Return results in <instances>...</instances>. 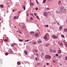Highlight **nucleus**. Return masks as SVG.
<instances>
[{
    "label": "nucleus",
    "instance_id": "nucleus-50",
    "mask_svg": "<svg viewBox=\"0 0 67 67\" xmlns=\"http://www.w3.org/2000/svg\"><path fill=\"white\" fill-rule=\"evenodd\" d=\"M29 14H27V16H29Z\"/></svg>",
    "mask_w": 67,
    "mask_h": 67
},
{
    "label": "nucleus",
    "instance_id": "nucleus-11",
    "mask_svg": "<svg viewBox=\"0 0 67 67\" xmlns=\"http://www.w3.org/2000/svg\"><path fill=\"white\" fill-rule=\"evenodd\" d=\"M42 42V41H41V40H39L38 41V43H41Z\"/></svg>",
    "mask_w": 67,
    "mask_h": 67
},
{
    "label": "nucleus",
    "instance_id": "nucleus-4",
    "mask_svg": "<svg viewBox=\"0 0 67 67\" xmlns=\"http://www.w3.org/2000/svg\"><path fill=\"white\" fill-rule=\"evenodd\" d=\"M58 43L60 46V47H62L63 46V43L59 42Z\"/></svg>",
    "mask_w": 67,
    "mask_h": 67
},
{
    "label": "nucleus",
    "instance_id": "nucleus-15",
    "mask_svg": "<svg viewBox=\"0 0 67 67\" xmlns=\"http://www.w3.org/2000/svg\"><path fill=\"white\" fill-rule=\"evenodd\" d=\"M24 52L25 54V55H27V51H24Z\"/></svg>",
    "mask_w": 67,
    "mask_h": 67
},
{
    "label": "nucleus",
    "instance_id": "nucleus-22",
    "mask_svg": "<svg viewBox=\"0 0 67 67\" xmlns=\"http://www.w3.org/2000/svg\"><path fill=\"white\" fill-rule=\"evenodd\" d=\"M62 26H60L59 28V30H62Z\"/></svg>",
    "mask_w": 67,
    "mask_h": 67
},
{
    "label": "nucleus",
    "instance_id": "nucleus-5",
    "mask_svg": "<svg viewBox=\"0 0 67 67\" xmlns=\"http://www.w3.org/2000/svg\"><path fill=\"white\" fill-rule=\"evenodd\" d=\"M43 14L44 16H47L48 14L46 12H44L43 13Z\"/></svg>",
    "mask_w": 67,
    "mask_h": 67
},
{
    "label": "nucleus",
    "instance_id": "nucleus-2",
    "mask_svg": "<svg viewBox=\"0 0 67 67\" xmlns=\"http://www.w3.org/2000/svg\"><path fill=\"white\" fill-rule=\"evenodd\" d=\"M45 58H46V59H47V58L51 59V57L48 55H46L45 56Z\"/></svg>",
    "mask_w": 67,
    "mask_h": 67
},
{
    "label": "nucleus",
    "instance_id": "nucleus-28",
    "mask_svg": "<svg viewBox=\"0 0 67 67\" xmlns=\"http://www.w3.org/2000/svg\"><path fill=\"white\" fill-rule=\"evenodd\" d=\"M18 31L20 33V34H22V32H21L20 31V30L19 29H18Z\"/></svg>",
    "mask_w": 67,
    "mask_h": 67
},
{
    "label": "nucleus",
    "instance_id": "nucleus-33",
    "mask_svg": "<svg viewBox=\"0 0 67 67\" xmlns=\"http://www.w3.org/2000/svg\"><path fill=\"white\" fill-rule=\"evenodd\" d=\"M29 40H25V42H29Z\"/></svg>",
    "mask_w": 67,
    "mask_h": 67
},
{
    "label": "nucleus",
    "instance_id": "nucleus-10",
    "mask_svg": "<svg viewBox=\"0 0 67 67\" xmlns=\"http://www.w3.org/2000/svg\"><path fill=\"white\" fill-rule=\"evenodd\" d=\"M58 53L60 54H61L62 53V51L60 50H58Z\"/></svg>",
    "mask_w": 67,
    "mask_h": 67
},
{
    "label": "nucleus",
    "instance_id": "nucleus-19",
    "mask_svg": "<svg viewBox=\"0 0 67 67\" xmlns=\"http://www.w3.org/2000/svg\"><path fill=\"white\" fill-rule=\"evenodd\" d=\"M23 9H24V10H25V6H23Z\"/></svg>",
    "mask_w": 67,
    "mask_h": 67
},
{
    "label": "nucleus",
    "instance_id": "nucleus-34",
    "mask_svg": "<svg viewBox=\"0 0 67 67\" xmlns=\"http://www.w3.org/2000/svg\"><path fill=\"white\" fill-rule=\"evenodd\" d=\"M58 55H59L58 54H55V56H56L57 57L58 56Z\"/></svg>",
    "mask_w": 67,
    "mask_h": 67
},
{
    "label": "nucleus",
    "instance_id": "nucleus-40",
    "mask_svg": "<svg viewBox=\"0 0 67 67\" xmlns=\"http://www.w3.org/2000/svg\"><path fill=\"white\" fill-rule=\"evenodd\" d=\"M16 16H15L14 17V19H16Z\"/></svg>",
    "mask_w": 67,
    "mask_h": 67
},
{
    "label": "nucleus",
    "instance_id": "nucleus-64",
    "mask_svg": "<svg viewBox=\"0 0 67 67\" xmlns=\"http://www.w3.org/2000/svg\"><path fill=\"white\" fill-rule=\"evenodd\" d=\"M66 22H67V19L66 20Z\"/></svg>",
    "mask_w": 67,
    "mask_h": 67
},
{
    "label": "nucleus",
    "instance_id": "nucleus-51",
    "mask_svg": "<svg viewBox=\"0 0 67 67\" xmlns=\"http://www.w3.org/2000/svg\"><path fill=\"white\" fill-rule=\"evenodd\" d=\"M13 12H15V10L14 9H13L12 10Z\"/></svg>",
    "mask_w": 67,
    "mask_h": 67
},
{
    "label": "nucleus",
    "instance_id": "nucleus-55",
    "mask_svg": "<svg viewBox=\"0 0 67 67\" xmlns=\"http://www.w3.org/2000/svg\"><path fill=\"white\" fill-rule=\"evenodd\" d=\"M47 10H49V8H47Z\"/></svg>",
    "mask_w": 67,
    "mask_h": 67
},
{
    "label": "nucleus",
    "instance_id": "nucleus-20",
    "mask_svg": "<svg viewBox=\"0 0 67 67\" xmlns=\"http://www.w3.org/2000/svg\"><path fill=\"white\" fill-rule=\"evenodd\" d=\"M46 0H43V3H45V2H46Z\"/></svg>",
    "mask_w": 67,
    "mask_h": 67
},
{
    "label": "nucleus",
    "instance_id": "nucleus-25",
    "mask_svg": "<svg viewBox=\"0 0 67 67\" xmlns=\"http://www.w3.org/2000/svg\"><path fill=\"white\" fill-rule=\"evenodd\" d=\"M5 55H6V56H7V55H8V52L5 53Z\"/></svg>",
    "mask_w": 67,
    "mask_h": 67
},
{
    "label": "nucleus",
    "instance_id": "nucleus-18",
    "mask_svg": "<svg viewBox=\"0 0 67 67\" xmlns=\"http://www.w3.org/2000/svg\"><path fill=\"white\" fill-rule=\"evenodd\" d=\"M0 7L1 8H3V5L2 4L1 5H0Z\"/></svg>",
    "mask_w": 67,
    "mask_h": 67
},
{
    "label": "nucleus",
    "instance_id": "nucleus-52",
    "mask_svg": "<svg viewBox=\"0 0 67 67\" xmlns=\"http://www.w3.org/2000/svg\"><path fill=\"white\" fill-rule=\"evenodd\" d=\"M35 52H36L37 53V50H36V49L35 50Z\"/></svg>",
    "mask_w": 67,
    "mask_h": 67
},
{
    "label": "nucleus",
    "instance_id": "nucleus-46",
    "mask_svg": "<svg viewBox=\"0 0 67 67\" xmlns=\"http://www.w3.org/2000/svg\"><path fill=\"white\" fill-rule=\"evenodd\" d=\"M57 25H59L60 24H59V23H57Z\"/></svg>",
    "mask_w": 67,
    "mask_h": 67
},
{
    "label": "nucleus",
    "instance_id": "nucleus-61",
    "mask_svg": "<svg viewBox=\"0 0 67 67\" xmlns=\"http://www.w3.org/2000/svg\"><path fill=\"white\" fill-rule=\"evenodd\" d=\"M66 47H67V44H66Z\"/></svg>",
    "mask_w": 67,
    "mask_h": 67
},
{
    "label": "nucleus",
    "instance_id": "nucleus-29",
    "mask_svg": "<svg viewBox=\"0 0 67 67\" xmlns=\"http://www.w3.org/2000/svg\"><path fill=\"white\" fill-rule=\"evenodd\" d=\"M59 12H58V11H57L56 12V14H58V13H59Z\"/></svg>",
    "mask_w": 67,
    "mask_h": 67
},
{
    "label": "nucleus",
    "instance_id": "nucleus-48",
    "mask_svg": "<svg viewBox=\"0 0 67 67\" xmlns=\"http://www.w3.org/2000/svg\"><path fill=\"white\" fill-rule=\"evenodd\" d=\"M49 64L48 63H46V65H49Z\"/></svg>",
    "mask_w": 67,
    "mask_h": 67
},
{
    "label": "nucleus",
    "instance_id": "nucleus-27",
    "mask_svg": "<svg viewBox=\"0 0 67 67\" xmlns=\"http://www.w3.org/2000/svg\"><path fill=\"white\" fill-rule=\"evenodd\" d=\"M36 3H37V4H39V3H38V1H37V0H36Z\"/></svg>",
    "mask_w": 67,
    "mask_h": 67
},
{
    "label": "nucleus",
    "instance_id": "nucleus-21",
    "mask_svg": "<svg viewBox=\"0 0 67 67\" xmlns=\"http://www.w3.org/2000/svg\"><path fill=\"white\" fill-rule=\"evenodd\" d=\"M19 42H22L23 41V40H21V39H19Z\"/></svg>",
    "mask_w": 67,
    "mask_h": 67
},
{
    "label": "nucleus",
    "instance_id": "nucleus-30",
    "mask_svg": "<svg viewBox=\"0 0 67 67\" xmlns=\"http://www.w3.org/2000/svg\"><path fill=\"white\" fill-rule=\"evenodd\" d=\"M44 26H45V27H48V25H44Z\"/></svg>",
    "mask_w": 67,
    "mask_h": 67
},
{
    "label": "nucleus",
    "instance_id": "nucleus-13",
    "mask_svg": "<svg viewBox=\"0 0 67 67\" xmlns=\"http://www.w3.org/2000/svg\"><path fill=\"white\" fill-rule=\"evenodd\" d=\"M3 40L4 42H8V40L7 39H3Z\"/></svg>",
    "mask_w": 67,
    "mask_h": 67
},
{
    "label": "nucleus",
    "instance_id": "nucleus-26",
    "mask_svg": "<svg viewBox=\"0 0 67 67\" xmlns=\"http://www.w3.org/2000/svg\"><path fill=\"white\" fill-rule=\"evenodd\" d=\"M32 44H36V42L35 41L32 43Z\"/></svg>",
    "mask_w": 67,
    "mask_h": 67
},
{
    "label": "nucleus",
    "instance_id": "nucleus-32",
    "mask_svg": "<svg viewBox=\"0 0 67 67\" xmlns=\"http://www.w3.org/2000/svg\"><path fill=\"white\" fill-rule=\"evenodd\" d=\"M60 3H61V2L60 1H59V2H58V4H60Z\"/></svg>",
    "mask_w": 67,
    "mask_h": 67
},
{
    "label": "nucleus",
    "instance_id": "nucleus-16",
    "mask_svg": "<svg viewBox=\"0 0 67 67\" xmlns=\"http://www.w3.org/2000/svg\"><path fill=\"white\" fill-rule=\"evenodd\" d=\"M17 64L18 65H19L21 64V63L20 62H17Z\"/></svg>",
    "mask_w": 67,
    "mask_h": 67
},
{
    "label": "nucleus",
    "instance_id": "nucleus-56",
    "mask_svg": "<svg viewBox=\"0 0 67 67\" xmlns=\"http://www.w3.org/2000/svg\"><path fill=\"white\" fill-rule=\"evenodd\" d=\"M37 65H40V63H37Z\"/></svg>",
    "mask_w": 67,
    "mask_h": 67
},
{
    "label": "nucleus",
    "instance_id": "nucleus-63",
    "mask_svg": "<svg viewBox=\"0 0 67 67\" xmlns=\"http://www.w3.org/2000/svg\"><path fill=\"white\" fill-rule=\"evenodd\" d=\"M16 32H17V33H18V31H17Z\"/></svg>",
    "mask_w": 67,
    "mask_h": 67
},
{
    "label": "nucleus",
    "instance_id": "nucleus-43",
    "mask_svg": "<svg viewBox=\"0 0 67 67\" xmlns=\"http://www.w3.org/2000/svg\"><path fill=\"white\" fill-rule=\"evenodd\" d=\"M34 15L35 16H36V13H34Z\"/></svg>",
    "mask_w": 67,
    "mask_h": 67
},
{
    "label": "nucleus",
    "instance_id": "nucleus-38",
    "mask_svg": "<svg viewBox=\"0 0 67 67\" xmlns=\"http://www.w3.org/2000/svg\"><path fill=\"white\" fill-rule=\"evenodd\" d=\"M30 19V20H33V19L32 17Z\"/></svg>",
    "mask_w": 67,
    "mask_h": 67
},
{
    "label": "nucleus",
    "instance_id": "nucleus-59",
    "mask_svg": "<svg viewBox=\"0 0 67 67\" xmlns=\"http://www.w3.org/2000/svg\"><path fill=\"white\" fill-rule=\"evenodd\" d=\"M0 21H1V18H0Z\"/></svg>",
    "mask_w": 67,
    "mask_h": 67
},
{
    "label": "nucleus",
    "instance_id": "nucleus-3",
    "mask_svg": "<svg viewBox=\"0 0 67 67\" xmlns=\"http://www.w3.org/2000/svg\"><path fill=\"white\" fill-rule=\"evenodd\" d=\"M60 11H61V10H62L63 9H64V7L63 6H61L60 7Z\"/></svg>",
    "mask_w": 67,
    "mask_h": 67
},
{
    "label": "nucleus",
    "instance_id": "nucleus-44",
    "mask_svg": "<svg viewBox=\"0 0 67 67\" xmlns=\"http://www.w3.org/2000/svg\"><path fill=\"white\" fill-rule=\"evenodd\" d=\"M53 62L54 63H56V61L55 60H53Z\"/></svg>",
    "mask_w": 67,
    "mask_h": 67
},
{
    "label": "nucleus",
    "instance_id": "nucleus-7",
    "mask_svg": "<svg viewBox=\"0 0 67 67\" xmlns=\"http://www.w3.org/2000/svg\"><path fill=\"white\" fill-rule=\"evenodd\" d=\"M16 44L15 43H12L11 44V46L12 47H13Z\"/></svg>",
    "mask_w": 67,
    "mask_h": 67
},
{
    "label": "nucleus",
    "instance_id": "nucleus-36",
    "mask_svg": "<svg viewBox=\"0 0 67 67\" xmlns=\"http://www.w3.org/2000/svg\"><path fill=\"white\" fill-rule=\"evenodd\" d=\"M58 57L60 58H62V56L61 55H59L58 56Z\"/></svg>",
    "mask_w": 67,
    "mask_h": 67
},
{
    "label": "nucleus",
    "instance_id": "nucleus-31",
    "mask_svg": "<svg viewBox=\"0 0 67 67\" xmlns=\"http://www.w3.org/2000/svg\"><path fill=\"white\" fill-rule=\"evenodd\" d=\"M65 59L67 61V56H66L65 58Z\"/></svg>",
    "mask_w": 67,
    "mask_h": 67
},
{
    "label": "nucleus",
    "instance_id": "nucleus-53",
    "mask_svg": "<svg viewBox=\"0 0 67 67\" xmlns=\"http://www.w3.org/2000/svg\"><path fill=\"white\" fill-rule=\"evenodd\" d=\"M35 55H37V56H38V54H36Z\"/></svg>",
    "mask_w": 67,
    "mask_h": 67
},
{
    "label": "nucleus",
    "instance_id": "nucleus-39",
    "mask_svg": "<svg viewBox=\"0 0 67 67\" xmlns=\"http://www.w3.org/2000/svg\"><path fill=\"white\" fill-rule=\"evenodd\" d=\"M22 27L23 29H24L25 27H24V26H23V25L22 26Z\"/></svg>",
    "mask_w": 67,
    "mask_h": 67
},
{
    "label": "nucleus",
    "instance_id": "nucleus-23",
    "mask_svg": "<svg viewBox=\"0 0 67 67\" xmlns=\"http://www.w3.org/2000/svg\"><path fill=\"white\" fill-rule=\"evenodd\" d=\"M61 37H62L63 38H64L65 37V36H64L63 35H62Z\"/></svg>",
    "mask_w": 67,
    "mask_h": 67
},
{
    "label": "nucleus",
    "instance_id": "nucleus-49",
    "mask_svg": "<svg viewBox=\"0 0 67 67\" xmlns=\"http://www.w3.org/2000/svg\"><path fill=\"white\" fill-rule=\"evenodd\" d=\"M30 14L32 15V16H33V14Z\"/></svg>",
    "mask_w": 67,
    "mask_h": 67
},
{
    "label": "nucleus",
    "instance_id": "nucleus-62",
    "mask_svg": "<svg viewBox=\"0 0 67 67\" xmlns=\"http://www.w3.org/2000/svg\"><path fill=\"white\" fill-rule=\"evenodd\" d=\"M14 27H15H15H16V26H15Z\"/></svg>",
    "mask_w": 67,
    "mask_h": 67
},
{
    "label": "nucleus",
    "instance_id": "nucleus-45",
    "mask_svg": "<svg viewBox=\"0 0 67 67\" xmlns=\"http://www.w3.org/2000/svg\"><path fill=\"white\" fill-rule=\"evenodd\" d=\"M35 10H38V8L37 7L35 9Z\"/></svg>",
    "mask_w": 67,
    "mask_h": 67
},
{
    "label": "nucleus",
    "instance_id": "nucleus-17",
    "mask_svg": "<svg viewBox=\"0 0 67 67\" xmlns=\"http://www.w3.org/2000/svg\"><path fill=\"white\" fill-rule=\"evenodd\" d=\"M64 31L65 32H67V29H65L64 30Z\"/></svg>",
    "mask_w": 67,
    "mask_h": 67
},
{
    "label": "nucleus",
    "instance_id": "nucleus-14",
    "mask_svg": "<svg viewBox=\"0 0 67 67\" xmlns=\"http://www.w3.org/2000/svg\"><path fill=\"white\" fill-rule=\"evenodd\" d=\"M49 50L50 52H51V53H52L53 52V50H52V49H50Z\"/></svg>",
    "mask_w": 67,
    "mask_h": 67
},
{
    "label": "nucleus",
    "instance_id": "nucleus-9",
    "mask_svg": "<svg viewBox=\"0 0 67 67\" xmlns=\"http://www.w3.org/2000/svg\"><path fill=\"white\" fill-rule=\"evenodd\" d=\"M47 38V35H45L43 37L44 39H46Z\"/></svg>",
    "mask_w": 67,
    "mask_h": 67
},
{
    "label": "nucleus",
    "instance_id": "nucleus-60",
    "mask_svg": "<svg viewBox=\"0 0 67 67\" xmlns=\"http://www.w3.org/2000/svg\"><path fill=\"white\" fill-rule=\"evenodd\" d=\"M19 18L18 17L16 18V19H18Z\"/></svg>",
    "mask_w": 67,
    "mask_h": 67
},
{
    "label": "nucleus",
    "instance_id": "nucleus-41",
    "mask_svg": "<svg viewBox=\"0 0 67 67\" xmlns=\"http://www.w3.org/2000/svg\"><path fill=\"white\" fill-rule=\"evenodd\" d=\"M53 52H54V53H56V50H54L53 51Z\"/></svg>",
    "mask_w": 67,
    "mask_h": 67
},
{
    "label": "nucleus",
    "instance_id": "nucleus-57",
    "mask_svg": "<svg viewBox=\"0 0 67 67\" xmlns=\"http://www.w3.org/2000/svg\"><path fill=\"white\" fill-rule=\"evenodd\" d=\"M44 67H46V66H45V65H44Z\"/></svg>",
    "mask_w": 67,
    "mask_h": 67
},
{
    "label": "nucleus",
    "instance_id": "nucleus-35",
    "mask_svg": "<svg viewBox=\"0 0 67 67\" xmlns=\"http://www.w3.org/2000/svg\"><path fill=\"white\" fill-rule=\"evenodd\" d=\"M48 45H49V44H47L46 45V46L47 47V46H48Z\"/></svg>",
    "mask_w": 67,
    "mask_h": 67
},
{
    "label": "nucleus",
    "instance_id": "nucleus-24",
    "mask_svg": "<svg viewBox=\"0 0 67 67\" xmlns=\"http://www.w3.org/2000/svg\"><path fill=\"white\" fill-rule=\"evenodd\" d=\"M12 52H12V50L11 49L10 50V52H9L10 53H11V54Z\"/></svg>",
    "mask_w": 67,
    "mask_h": 67
},
{
    "label": "nucleus",
    "instance_id": "nucleus-47",
    "mask_svg": "<svg viewBox=\"0 0 67 67\" xmlns=\"http://www.w3.org/2000/svg\"><path fill=\"white\" fill-rule=\"evenodd\" d=\"M30 4H31V5H33V3H31Z\"/></svg>",
    "mask_w": 67,
    "mask_h": 67
},
{
    "label": "nucleus",
    "instance_id": "nucleus-42",
    "mask_svg": "<svg viewBox=\"0 0 67 67\" xmlns=\"http://www.w3.org/2000/svg\"><path fill=\"white\" fill-rule=\"evenodd\" d=\"M36 17H37V18L38 19H40V18H39L38 17V16H37Z\"/></svg>",
    "mask_w": 67,
    "mask_h": 67
},
{
    "label": "nucleus",
    "instance_id": "nucleus-1",
    "mask_svg": "<svg viewBox=\"0 0 67 67\" xmlns=\"http://www.w3.org/2000/svg\"><path fill=\"white\" fill-rule=\"evenodd\" d=\"M67 11H66V9H64L62 10H61L60 12H59V14H61L62 13H66Z\"/></svg>",
    "mask_w": 67,
    "mask_h": 67
},
{
    "label": "nucleus",
    "instance_id": "nucleus-12",
    "mask_svg": "<svg viewBox=\"0 0 67 67\" xmlns=\"http://www.w3.org/2000/svg\"><path fill=\"white\" fill-rule=\"evenodd\" d=\"M30 34H31V35H33L34 34V32L31 31L30 32Z\"/></svg>",
    "mask_w": 67,
    "mask_h": 67
},
{
    "label": "nucleus",
    "instance_id": "nucleus-37",
    "mask_svg": "<svg viewBox=\"0 0 67 67\" xmlns=\"http://www.w3.org/2000/svg\"><path fill=\"white\" fill-rule=\"evenodd\" d=\"M35 60H38V59H37V58H35Z\"/></svg>",
    "mask_w": 67,
    "mask_h": 67
},
{
    "label": "nucleus",
    "instance_id": "nucleus-54",
    "mask_svg": "<svg viewBox=\"0 0 67 67\" xmlns=\"http://www.w3.org/2000/svg\"><path fill=\"white\" fill-rule=\"evenodd\" d=\"M52 1V0H47V1Z\"/></svg>",
    "mask_w": 67,
    "mask_h": 67
},
{
    "label": "nucleus",
    "instance_id": "nucleus-6",
    "mask_svg": "<svg viewBox=\"0 0 67 67\" xmlns=\"http://www.w3.org/2000/svg\"><path fill=\"white\" fill-rule=\"evenodd\" d=\"M52 37L53 38H58V37L56 36L52 35Z\"/></svg>",
    "mask_w": 67,
    "mask_h": 67
},
{
    "label": "nucleus",
    "instance_id": "nucleus-58",
    "mask_svg": "<svg viewBox=\"0 0 67 67\" xmlns=\"http://www.w3.org/2000/svg\"><path fill=\"white\" fill-rule=\"evenodd\" d=\"M20 13V12H18V13Z\"/></svg>",
    "mask_w": 67,
    "mask_h": 67
},
{
    "label": "nucleus",
    "instance_id": "nucleus-8",
    "mask_svg": "<svg viewBox=\"0 0 67 67\" xmlns=\"http://www.w3.org/2000/svg\"><path fill=\"white\" fill-rule=\"evenodd\" d=\"M35 37H38V33L35 34Z\"/></svg>",
    "mask_w": 67,
    "mask_h": 67
}]
</instances>
